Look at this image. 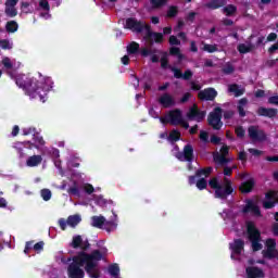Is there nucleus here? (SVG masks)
I'll list each match as a JSON object with an SVG mask.
<instances>
[{
  "label": "nucleus",
  "mask_w": 278,
  "mask_h": 278,
  "mask_svg": "<svg viewBox=\"0 0 278 278\" xmlns=\"http://www.w3.org/2000/svg\"><path fill=\"white\" fill-rule=\"evenodd\" d=\"M81 244H84V239L81 238V236H74L71 242L72 249H81Z\"/></svg>",
  "instance_id": "nucleus-33"
},
{
  "label": "nucleus",
  "mask_w": 278,
  "mask_h": 278,
  "mask_svg": "<svg viewBox=\"0 0 278 278\" xmlns=\"http://www.w3.org/2000/svg\"><path fill=\"white\" fill-rule=\"evenodd\" d=\"M233 111H225L224 112V118H225V121H229V119H231V118H233Z\"/></svg>",
  "instance_id": "nucleus-63"
},
{
  "label": "nucleus",
  "mask_w": 278,
  "mask_h": 278,
  "mask_svg": "<svg viewBox=\"0 0 278 278\" xmlns=\"http://www.w3.org/2000/svg\"><path fill=\"white\" fill-rule=\"evenodd\" d=\"M202 51H206V53H216L219 51L218 45L204 43Z\"/></svg>",
  "instance_id": "nucleus-40"
},
{
  "label": "nucleus",
  "mask_w": 278,
  "mask_h": 278,
  "mask_svg": "<svg viewBox=\"0 0 278 278\" xmlns=\"http://www.w3.org/2000/svg\"><path fill=\"white\" fill-rule=\"evenodd\" d=\"M88 249H90V242L88 241H83L81 245H80V250L79 253H86V251H88Z\"/></svg>",
  "instance_id": "nucleus-59"
},
{
  "label": "nucleus",
  "mask_w": 278,
  "mask_h": 278,
  "mask_svg": "<svg viewBox=\"0 0 278 278\" xmlns=\"http://www.w3.org/2000/svg\"><path fill=\"white\" fill-rule=\"evenodd\" d=\"M263 257L267 260H275V257H277V249L263 250Z\"/></svg>",
  "instance_id": "nucleus-39"
},
{
  "label": "nucleus",
  "mask_w": 278,
  "mask_h": 278,
  "mask_svg": "<svg viewBox=\"0 0 278 278\" xmlns=\"http://www.w3.org/2000/svg\"><path fill=\"white\" fill-rule=\"evenodd\" d=\"M277 197V193L273 190L268 191L265 194V198L267 199V201H275V198Z\"/></svg>",
  "instance_id": "nucleus-57"
},
{
  "label": "nucleus",
  "mask_w": 278,
  "mask_h": 278,
  "mask_svg": "<svg viewBox=\"0 0 278 278\" xmlns=\"http://www.w3.org/2000/svg\"><path fill=\"white\" fill-rule=\"evenodd\" d=\"M252 49H253V48H252L251 46H247V43H240V45L237 47V50H238L239 53H241V54L251 53Z\"/></svg>",
  "instance_id": "nucleus-42"
},
{
  "label": "nucleus",
  "mask_w": 278,
  "mask_h": 278,
  "mask_svg": "<svg viewBox=\"0 0 278 278\" xmlns=\"http://www.w3.org/2000/svg\"><path fill=\"white\" fill-rule=\"evenodd\" d=\"M216 97H218V91L212 87L200 90L198 93V99H200V101H214Z\"/></svg>",
  "instance_id": "nucleus-15"
},
{
  "label": "nucleus",
  "mask_w": 278,
  "mask_h": 278,
  "mask_svg": "<svg viewBox=\"0 0 278 278\" xmlns=\"http://www.w3.org/2000/svg\"><path fill=\"white\" fill-rule=\"evenodd\" d=\"M227 155H229V146L224 144L222 146L219 153L215 152L213 154V161L219 166H227V164L231 162V159H227Z\"/></svg>",
  "instance_id": "nucleus-11"
},
{
  "label": "nucleus",
  "mask_w": 278,
  "mask_h": 278,
  "mask_svg": "<svg viewBox=\"0 0 278 278\" xmlns=\"http://www.w3.org/2000/svg\"><path fill=\"white\" fill-rule=\"evenodd\" d=\"M169 45L178 47L181 41L175 35H172L169 36Z\"/></svg>",
  "instance_id": "nucleus-54"
},
{
  "label": "nucleus",
  "mask_w": 278,
  "mask_h": 278,
  "mask_svg": "<svg viewBox=\"0 0 278 278\" xmlns=\"http://www.w3.org/2000/svg\"><path fill=\"white\" fill-rule=\"evenodd\" d=\"M247 105H249V99L242 98L238 101L237 110H238L240 118H244V116H247V111L244 110V108H247Z\"/></svg>",
  "instance_id": "nucleus-26"
},
{
  "label": "nucleus",
  "mask_w": 278,
  "mask_h": 278,
  "mask_svg": "<svg viewBox=\"0 0 278 278\" xmlns=\"http://www.w3.org/2000/svg\"><path fill=\"white\" fill-rule=\"evenodd\" d=\"M167 140H169V142H179V140H181V132L177 129H173L169 132Z\"/></svg>",
  "instance_id": "nucleus-34"
},
{
  "label": "nucleus",
  "mask_w": 278,
  "mask_h": 278,
  "mask_svg": "<svg viewBox=\"0 0 278 278\" xmlns=\"http://www.w3.org/2000/svg\"><path fill=\"white\" fill-rule=\"evenodd\" d=\"M84 190L87 194H92V192H94V187L90 184H86Z\"/></svg>",
  "instance_id": "nucleus-60"
},
{
  "label": "nucleus",
  "mask_w": 278,
  "mask_h": 278,
  "mask_svg": "<svg viewBox=\"0 0 278 278\" xmlns=\"http://www.w3.org/2000/svg\"><path fill=\"white\" fill-rule=\"evenodd\" d=\"M222 12L223 14H225V16H236V13L238 12V7H236L235 4H228L223 8Z\"/></svg>",
  "instance_id": "nucleus-28"
},
{
  "label": "nucleus",
  "mask_w": 278,
  "mask_h": 278,
  "mask_svg": "<svg viewBox=\"0 0 278 278\" xmlns=\"http://www.w3.org/2000/svg\"><path fill=\"white\" fill-rule=\"evenodd\" d=\"M1 64L7 68V71H12V68H14V64H12V61L8 56L2 59Z\"/></svg>",
  "instance_id": "nucleus-46"
},
{
  "label": "nucleus",
  "mask_w": 278,
  "mask_h": 278,
  "mask_svg": "<svg viewBox=\"0 0 278 278\" xmlns=\"http://www.w3.org/2000/svg\"><path fill=\"white\" fill-rule=\"evenodd\" d=\"M138 51H140V43H138L136 41H131L127 46V53H129V55H136V53H138Z\"/></svg>",
  "instance_id": "nucleus-32"
},
{
  "label": "nucleus",
  "mask_w": 278,
  "mask_h": 278,
  "mask_svg": "<svg viewBox=\"0 0 278 278\" xmlns=\"http://www.w3.org/2000/svg\"><path fill=\"white\" fill-rule=\"evenodd\" d=\"M245 275L248 278H264V270L260 267L250 266L245 268Z\"/></svg>",
  "instance_id": "nucleus-20"
},
{
  "label": "nucleus",
  "mask_w": 278,
  "mask_h": 278,
  "mask_svg": "<svg viewBox=\"0 0 278 278\" xmlns=\"http://www.w3.org/2000/svg\"><path fill=\"white\" fill-rule=\"evenodd\" d=\"M108 271L111 277H118L121 275V267H118V264L113 263L109 265Z\"/></svg>",
  "instance_id": "nucleus-35"
},
{
  "label": "nucleus",
  "mask_w": 278,
  "mask_h": 278,
  "mask_svg": "<svg viewBox=\"0 0 278 278\" xmlns=\"http://www.w3.org/2000/svg\"><path fill=\"white\" fill-rule=\"evenodd\" d=\"M257 116H265V118H275L278 114L277 109H266L261 106L256 111Z\"/></svg>",
  "instance_id": "nucleus-24"
},
{
  "label": "nucleus",
  "mask_w": 278,
  "mask_h": 278,
  "mask_svg": "<svg viewBox=\"0 0 278 278\" xmlns=\"http://www.w3.org/2000/svg\"><path fill=\"white\" fill-rule=\"evenodd\" d=\"M179 14V8L177 5H170L167 10V18H175Z\"/></svg>",
  "instance_id": "nucleus-43"
},
{
  "label": "nucleus",
  "mask_w": 278,
  "mask_h": 278,
  "mask_svg": "<svg viewBox=\"0 0 278 278\" xmlns=\"http://www.w3.org/2000/svg\"><path fill=\"white\" fill-rule=\"evenodd\" d=\"M255 202L253 200H248L245 206L242 208L243 214H249L253 212V208L255 207Z\"/></svg>",
  "instance_id": "nucleus-41"
},
{
  "label": "nucleus",
  "mask_w": 278,
  "mask_h": 278,
  "mask_svg": "<svg viewBox=\"0 0 278 278\" xmlns=\"http://www.w3.org/2000/svg\"><path fill=\"white\" fill-rule=\"evenodd\" d=\"M79 223H81V215L79 214L70 215L67 219L60 218L58 220V225L62 231H66V227H72V229H75Z\"/></svg>",
  "instance_id": "nucleus-10"
},
{
  "label": "nucleus",
  "mask_w": 278,
  "mask_h": 278,
  "mask_svg": "<svg viewBox=\"0 0 278 278\" xmlns=\"http://www.w3.org/2000/svg\"><path fill=\"white\" fill-rule=\"evenodd\" d=\"M169 55L178 56V60H184V54H181V49L177 47H172L169 49Z\"/></svg>",
  "instance_id": "nucleus-45"
},
{
  "label": "nucleus",
  "mask_w": 278,
  "mask_h": 278,
  "mask_svg": "<svg viewBox=\"0 0 278 278\" xmlns=\"http://www.w3.org/2000/svg\"><path fill=\"white\" fill-rule=\"evenodd\" d=\"M39 8L43 10L45 12H49L51 10V5L49 4V0H40L39 1Z\"/></svg>",
  "instance_id": "nucleus-51"
},
{
  "label": "nucleus",
  "mask_w": 278,
  "mask_h": 278,
  "mask_svg": "<svg viewBox=\"0 0 278 278\" xmlns=\"http://www.w3.org/2000/svg\"><path fill=\"white\" fill-rule=\"evenodd\" d=\"M268 103H270V105H278V96H271L268 98Z\"/></svg>",
  "instance_id": "nucleus-62"
},
{
  "label": "nucleus",
  "mask_w": 278,
  "mask_h": 278,
  "mask_svg": "<svg viewBox=\"0 0 278 278\" xmlns=\"http://www.w3.org/2000/svg\"><path fill=\"white\" fill-rule=\"evenodd\" d=\"M51 190L49 189H42L41 190V198L43 199V201H51Z\"/></svg>",
  "instance_id": "nucleus-52"
},
{
  "label": "nucleus",
  "mask_w": 278,
  "mask_h": 278,
  "mask_svg": "<svg viewBox=\"0 0 278 278\" xmlns=\"http://www.w3.org/2000/svg\"><path fill=\"white\" fill-rule=\"evenodd\" d=\"M166 3H168V0H150L152 10H160L161 8H164Z\"/></svg>",
  "instance_id": "nucleus-38"
},
{
  "label": "nucleus",
  "mask_w": 278,
  "mask_h": 278,
  "mask_svg": "<svg viewBox=\"0 0 278 278\" xmlns=\"http://www.w3.org/2000/svg\"><path fill=\"white\" fill-rule=\"evenodd\" d=\"M125 28L136 31L137 34H142L146 29L144 40L150 45H153L154 42L156 45H162L164 42V34L152 31L151 25L140 22L136 20V17H128L126 20Z\"/></svg>",
  "instance_id": "nucleus-2"
},
{
  "label": "nucleus",
  "mask_w": 278,
  "mask_h": 278,
  "mask_svg": "<svg viewBox=\"0 0 278 278\" xmlns=\"http://www.w3.org/2000/svg\"><path fill=\"white\" fill-rule=\"evenodd\" d=\"M228 92L235 93V97H242V94H244V89H240L238 84H231L228 86Z\"/></svg>",
  "instance_id": "nucleus-29"
},
{
  "label": "nucleus",
  "mask_w": 278,
  "mask_h": 278,
  "mask_svg": "<svg viewBox=\"0 0 278 278\" xmlns=\"http://www.w3.org/2000/svg\"><path fill=\"white\" fill-rule=\"evenodd\" d=\"M0 47L4 51H8V50L12 49V43H10V40H8V39H1L0 40Z\"/></svg>",
  "instance_id": "nucleus-49"
},
{
  "label": "nucleus",
  "mask_w": 278,
  "mask_h": 278,
  "mask_svg": "<svg viewBox=\"0 0 278 278\" xmlns=\"http://www.w3.org/2000/svg\"><path fill=\"white\" fill-rule=\"evenodd\" d=\"M157 53H164L157 49H149V48H141L140 49V55L141 58H149L151 55L150 60L152 64H157L160 62V55Z\"/></svg>",
  "instance_id": "nucleus-16"
},
{
  "label": "nucleus",
  "mask_w": 278,
  "mask_h": 278,
  "mask_svg": "<svg viewBox=\"0 0 278 278\" xmlns=\"http://www.w3.org/2000/svg\"><path fill=\"white\" fill-rule=\"evenodd\" d=\"M195 187L198 188V190H205L207 188V179L205 178H200L198 180H195Z\"/></svg>",
  "instance_id": "nucleus-44"
},
{
  "label": "nucleus",
  "mask_w": 278,
  "mask_h": 278,
  "mask_svg": "<svg viewBox=\"0 0 278 278\" xmlns=\"http://www.w3.org/2000/svg\"><path fill=\"white\" fill-rule=\"evenodd\" d=\"M113 219L108 220L105 219L104 226L102 229H105L108 231V233H112V231H116V228L118 227V223L116 220H118V215H116V213H114L113 211Z\"/></svg>",
  "instance_id": "nucleus-23"
},
{
  "label": "nucleus",
  "mask_w": 278,
  "mask_h": 278,
  "mask_svg": "<svg viewBox=\"0 0 278 278\" xmlns=\"http://www.w3.org/2000/svg\"><path fill=\"white\" fill-rule=\"evenodd\" d=\"M184 118V113L179 110V109H174L168 111V113L163 116L160 117V123H162V125H173L174 127H177V125H179V123H181V119Z\"/></svg>",
  "instance_id": "nucleus-8"
},
{
  "label": "nucleus",
  "mask_w": 278,
  "mask_h": 278,
  "mask_svg": "<svg viewBox=\"0 0 278 278\" xmlns=\"http://www.w3.org/2000/svg\"><path fill=\"white\" fill-rule=\"evenodd\" d=\"M161 63V68H163V71H166V68H168L170 71V68H175V66H172L168 64V53L163 52V55L161 56L160 61Z\"/></svg>",
  "instance_id": "nucleus-30"
},
{
  "label": "nucleus",
  "mask_w": 278,
  "mask_h": 278,
  "mask_svg": "<svg viewBox=\"0 0 278 278\" xmlns=\"http://www.w3.org/2000/svg\"><path fill=\"white\" fill-rule=\"evenodd\" d=\"M187 118L189 121H197V123H201L205 118V111L199 110V106L193 104L187 113Z\"/></svg>",
  "instance_id": "nucleus-14"
},
{
  "label": "nucleus",
  "mask_w": 278,
  "mask_h": 278,
  "mask_svg": "<svg viewBox=\"0 0 278 278\" xmlns=\"http://www.w3.org/2000/svg\"><path fill=\"white\" fill-rule=\"evenodd\" d=\"M34 136V134H36V128H24L23 129V136Z\"/></svg>",
  "instance_id": "nucleus-61"
},
{
  "label": "nucleus",
  "mask_w": 278,
  "mask_h": 278,
  "mask_svg": "<svg viewBox=\"0 0 278 278\" xmlns=\"http://www.w3.org/2000/svg\"><path fill=\"white\" fill-rule=\"evenodd\" d=\"M33 140L34 142L24 141L14 143L13 149H15L17 152L20 160L27 157V152H25V149L31 151V149H40V147H45V139L38 132H34Z\"/></svg>",
  "instance_id": "nucleus-5"
},
{
  "label": "nucleus",
  "mask_w": 278,
  "mask_h": 278,
  "mask_svg": "<svg viewBox=\"0 0 278 278\" xmlns=\"http://www.w3.org/2000/svg\"><path fill=\"white\" fill-rule=\"evenodd\" d=\"M236 71V68L232 67V65H227L223 68L224 75H231Z\"/></svg>",
  "instance_id": "nucleus-58"
},
{
  "label": "nucleus",
  "mask_w": 278,
  "mask_h": 278,
  "mask_svg": "<svg viewBox=\"0 0 278 278\" xmlns=\"http://www.w3.org/2000/svg\"><path fill=\"white\" fill-rule=\"evenodd\" d=\"M157 102L162 108L168 109L173 108L175 105V99H173V96L170 93H163Z\"/></svg>",
  "instance_id": "nucleus-21"
},
{
  "label": "nucleus",
  "mask_w": 278,
  "mask_h": 278,
  "mask_svg": "<svg viewBox=\"0 0 278 278\" xmlns=\"http://www.w3.org/2000/svg\"><path fill=\"white\" fill-rule=\"evenodd\" d=\"M5 29L8 34H15V31H18V23H16V21H9L5 25Z\"/></svg>",
  "instance_id": "nucleus-36"
},
{
  "label": "nucleus",
  "mask_w": 278,
  "mask_h": 278,
  "mask_svg": "<svg viewBox=\"0 0 278 278\" xmlns=\"http://www.w3.org/2000/svg\"><path fill=\"white\" fill-rule=\"evenodd\" d=\"M229 249L232 251L233 255H242L244 251V240L235 239L232 243H229Z\"/></svg>",
  "instance_id": "nucleus-18"
},
{
  "label": "nucleus",
  "mask_w": 278,
  "mask_h": 278,
  "mask_svg": "<svg viewBox=\"0 0 278 278\" xmlns=\"http://www.w3.org/2000/svg\"><path fill=\"white\" fill-rule=\"evenodd\" d=\"M108 255V250H93L91 253L88 252H77L72 258H67V262H72L67 266V277L68 278H84L86 273L90 278L101 277V271L99 270V263L105 260ZM85 268V271L83 270Z\"/></svg>",
  "instance_id": "nucleus-1"
},
{
  "label": "nucleus",
  "mask_w": 278,
  "mask_h": 278,
  "mask_svg": "<svg viewBox=\"0 0 278 278\" xmlns=\"http://www.w3.org/2000/svg\"><path fill=\"white\" fill-rule=\"evenodd\" d=\"M200 140H202V142H210V134H207L205 130H201Z\"/></svg>",
  "instance_id": "nucleus-53"
},
{
  "label": "nucleus",
  "mask_w": 278,
  "mask_h": 278,
  "mask_svg": "<svg viewBox=\"0 0 278 278\" xmlns=\"http://www.w3.org/2000/svg\"><path fill=\"white\" fill-rule=\"evenodd\" d=\"M104 225L105 217H103V215L91 217V227H96V229H103Z\"/></svg>",
  "instance_id": "nucleus-27"
},
{
  "label": "nucleus",
  "mask_w": 278,
  "mask_h": 278,
  "mask_svg": "<svg viewBox=\"0 0 278 278\" xmlns=\"http://www.w3.org/2000/svg\"><path fill=\"white\" fill-rule=\"evenodd\" d=\"M172 73H174L175 79H184L185 81H190L194 73L191 70H186L185 73H181V70L177 67H170Z\"/></svg>",
  "instance_id": "nucleus-17"
},
{
  "label": "nucleus",
  "mask_w": 278,
  "mask_h": 278,
  "mask_svg": "<svg viewBox=\"0 0 278 278\" xmlns=\"http://www.w3.org/2000/svg\"><path fill=\"white\" fill-rule=\"evenodd\" d=\"M5 14H7V16L14 18V16H16L18 14V11H16V8H14V7H7Z\"/></svg>",
  "instance_id": "nucleus-47"
},
{
  "label": "nucleus",
  "mask_w": 278,
  "mask_h": 278,
  "mask_svg": "<svg viewBox=\"0 0 278 278\" xmlns=\"http://www.w3.org/2000/svg\"><path fill=\"white\" fill-rule=\"evenodd\" d=\"M274 206H275V201H273V200L263 202V207L265 210H273Z\"/></svg>",
  "instance_id": "nucleus-56"
},
{
  "label": "nucleus",
  "mask_w": 278,
  "mask_h": 278,
  "mask_svg": "<svg viewBox=\"0 0 278 278\" xmlns=\"http://www.w3.org/2000/svg\"><path fill=\"white\" fill-rule=\"evenodd\" d=\"M18 88H23L28 97L31 99H39L42 103L47 101L45 94H42V87L40 86V80L36 78H17L15 81Z\"/></svg>",
  "instance_id": "nucleus-3"
},
{
  "label": "nucleus",
  "mask_w": 278,
  "mask_h": 278,
  "mask_svg": "<svg viewBox=\"0 0 278 278\" xmlns=\"http://www.w3.org/2000/svg\"><path fill=\"white\" fill-rule=\"evenodd\" d=\"M34 251L40 252L45 249V241H39L34 244L33 247Z\"/></svg>",
  "instance_id": "nucleus-55"
},
{
  "label": "nucleus",
  "mask_w": 278,
  "mask_h": 278,
  "mask_svg": "<svg viewBox=\"0 0 278 278\" xmlns=\"http://www.w3.org/2000/svg\"><path fill=\"white\" fill-rule=\"evenodd\" d=\"M248 136L252 142H266L268 135L264 129H261L257 125H251L248 127Z\"/></svg>",
  "instance_id": "nucleus-9"
},
{
  "label": "nucleus",
  "mask_w": 278,
  "mask_h": 278,
  "mask_svg": "<svg viewBox=\"0 0 278 278\" xmlns=\"http://www.w3.org/2000/svg\"><path fill=\"white\" fill-rule=\"evenodd\" d=\"M247 233L248 240L251 242L252 251H262V249H264V245L262 244V231L258 230L257 226H255V223H247Z\"/></svg>",
  "instance_id": "nucleus-6"
},
{
  "label": "nucleus",
  "mask_w": 278,
  "mask_h": 278,
  "mask_svg": "<svg viewBox=\"0 0 278 278\" xmlns=\"http://www.w3.org/2000/svg\"><path fill=\"white\" fill-rule=\"evenodd\" d=\"M42 164V155L37 154V155H31L26 160V166L28 168H36V166H40Z\"/></svg>",
  "instance_id": "nucleus-25"
},
{
  "label": "nucleus",
  "mask_w": 278,
  "mask_h": 278,
  "mask_svg": "<svg viewBox=\"0 0 278 278\" xmlns=\"http://www.w3.org/2000/svg\"><path fill=\"white\" fill-rule=\"evenodd\" d=\"M271 233L273 236L277 237L278 236V223H274L271 225Z\"/></svg>",
  "instance_id": "nucleus-64"
},
{
  "label": "nucleus",
  "mask_w": 278,
  "mask_h": 278,
  "mask_svg": "<svg viewBox=\"0 0 278 278\" xmlns=\"http://www.w3.org/2000/svg\"><path fill=\"white\" fill-rule=\"evenodd\" d=\"M207 124L215 131H220L223 129V109L216 106L213 112H211L207 116Z\"/></svg>",
  "instance_id": "nucleus-7"
},
{
  "label": "nucleus",
  "mask_w": 278,
  "mask_h": 278,
  "mask_svg": "<svg viewBox=\"0 0 278 278\" xmlns=\"http://www.w3.org/2000/svg\"><path fill=\"white\" fill-rule=\"evenodd\" d=\"M235 134L237 138H244V136H247V130H244V127L242 126H237L235 128Z\"/></svg>",
  "instance_id": "nucleus-48"
},
{
  "label": "nucleus",
  "mask_w": 278,
  "mask_h": 278,
  "mask_svg": "<svg viewBox=\"0 0 278 278\" xmlns=\"http://www.w3.org/2000/svg\"><path fill=\"white\" fill-rule=\"evenodd\" d=\"M254 188H255V179L250 178L247 181L241 182V185L239 186V192H241V194H249L253 192Z\"/></svg>",
  "instance_id": "nucleus-19"
},
{
  "label": "nucleus",
  "mask_w": 278,
  "mask_h": 278,
  "mask_svg": "<svg viewBox=\"0 0 278 278\" xmlns=\"http://www.w3.org/2000/svg\"><path fill=\"white\" fill-rule=\"evenodd\" d=\"M208 186L212 190H215V199L225 201L227 197L233 194V182H231V179L227 177H224L223 185H220L217 177H213L208 180Z\"/></svg>",
  "instance_id": "nucleus-4"
},
{
  "label": "nucleus",
  "mask_w": 278,
  "mask_h": 278,
  "mask_svg": "<svg viewBox=\"0 0 278 278\" xmlns=\"http://www.w3.org/2000/svg\"><path fill=\"white\" fill-rule=\"evenodd\" d=\"M70 197H81V191H79V185L74 181L73 186L67 189Z\"/></svg>",
  "instance_id": "nucleus-31"
},
{
  "label": "nucleus",
  "mask_w": 278,
  "mask_h": 278,
  "mask_svg": "<svg viewBox=\"0 0 278 278\" xmlns=\"http://www.w3.org/2000/svg\"><path fill=\"white\" fill-rule=\"evenodd\" d=\"M212 173H214V167L212 166L197 169L195 175L188 177L189 186H194V184H197V177L207 178L210 175H212Z\"/></svg>",
  "instance_id": "nucleus-13"
},
{
  "label": "nucleus",
  "mask_w": 278,
  "mask_h": 278,
  "mask_svg": "<svg viewBox=\"0 0 278 278\" xmlns=\"http://www.w3.org/2000/svg\"><path fill=\"white\" fill-rule=\"evenodd\" d=\"M177 160L180 162H189L192 164L194 162V148L192 144L188 143L184 147L182 153L177 154Z\"/></svg>",
  "instance_id": "nucleus-12"
},
{
  "label": "nucleus",
  "mask_w": 278,
  "mask_h": 278,
  "mask_svg": "<svg viewBox=\"0 0 278 278\" xmlns=\"http://www.w3.org/2000/svg\"><path fill=\"white\" fill-rule=\"evenodd\" d=\"M39 86H41V93L43 94V99H46L47 93L53 89V80L51 77L42 78V81H39Z\"/></svg>",
  "instance_id": "nucleus-22"
},
{
  "label": "nucleus",
  "mask_w": 278,
  "mask_h": 278,
  "mask_svg": "<svg viewBox=\"0 0 278 278\" xmlns=\"http://www.w3.org/2000/svg\"><path fill=\"white\" fill-rule=\"evenodd\" d=\"M223 5H225V1L220 0H212L211 2L205 4L208 10H218V8H223Z\"/></svg>",
  "instance_id": "nucleus-37"
},
{
  "label": "nucleus",
  "mask_w": 278,
  "mask_h": 278,
  "mask_svg": "<svg viewBox=\"0 0 278 278\" xmlns=\"http://www.w3.org/2000/svg\"><path fill=\"white\" fill-rule=\"evenodd\" d=\"M266 249H277V240L269 238L265 242Z\"/></svg>",
  "instance_id": "nucleus-50"
}]
</instances>
